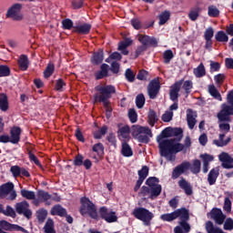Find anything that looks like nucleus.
<instances>
[{"mask_svg": "<svg viewBox=\"0 0 233 233\" xmlns=\"http://www.w3.org/2000/svg\"><path fill=\"white\" fill-rule=\"evenodd\" d=\"M225 79H227V76L225 74H218L214 76V81L218 86H221L223 83H225Z\"/></svg>", "mask_w": 233, "mask_h": 233, "instance_id": "bf43d9fd", "label": "nucleus"}, {"mask_svg": "<svg viewBox=\"0 0 233 233\" xmlns=\"http://www.w3.org/2000/svg\"><path fill=\"white\" fill-rule=\"evenodd\" d=\"M21 127H13L10 130V139L12 145H17L19 141H21Z\"/></svg>", "mask_w": 233, "mask_h": 233, "instance_id": "a878e982", "label": "nucleus"}, {"mask_svg": "<svg viewBox=\"0 0 233 233\" xmlns=\"http://www.w3.org/2000/svg\"><path fill=\"white\" fill-rule=\"evenodd\" d=\"M187 114V123L189 130H194V127L198 123V111H194L192 108H187L186 111Z\"/></svg>", "mask_w": 233, "mask_h": 233, "instance_id": "412c9836", "label": "nucleus"}, {"mask_svg": "<svg viewBox=\"0 0 233 233\" xmlns=\"http://www.w3.org/2000/svg\"><path fill=\"white\" fill-rule=\"evenodd\" d=\"M199 170H201V161L195 160L191 167V172L193 174H199Z\"/></svg>", "mask_w": 233, "mask_h": 233, "instance_id": "e2e57ef3", "label": "nucleus"}, {"mask_svg": "<svg viewBox=\"0 0 233 233\" xmlns=\"http://www.w3.org/2000/svg\"><path fill=\"white\" fill-rule=\"evenodd\" d=\"M45 233H56L54 229V220L48 219L45 225Z\"/></svg>", "mask_w": 233, "mask_h": 233, "instance_id": "4d7b16f0", "label": "nucleus"}, {"mask_svg": "<svg viewBox=\"0 0 233 233\" xmlns=\"http://www.w3.org/2000/svg\"><path fill=\"white\" fill-rule=\"evenodd\" d=\"M137 79H138V81H148V79H150V74L148 71L141 69L137 75Z\"/></svg>", "mask_w": 233, "mask_h": 233, "instance_id": "c03bdc74", "label": "nucleus"}, {"mask_svg": "<svg viewBox=\"0 0 233 233\" xmlns=\"http://www.w3.org/2000/svg\"><path fill=\"white\" fill-rule=\"evenodd\" d=\"M92 30V25L85 23L82 25H75L73 29L74 34H80L81 35H88Z\"/></svg>", "mask_w": 233, "mask_h": 233, "instance_id": "4be33fe9", "label": "nucleus"}, {"mask_svg": "<svg viewBox=\"0 0 233 233\" xmlns=\"http://www.w3.org/2000/svg\"><path fill=\"white\" fill-rule=\"evenodd\" d=\"M208 216H209L211 219H214L217 225H223V223H225V219L227 218V216H225V214H223V211H221V209L219 208H213L208 214Z\"/></svg>", "mask_w": 233, "mask_h": 233, "instance_id": "6ab92c4d", "label": "nucleus"}, {"mask_svg": "<svg viewBox=\"0 0 233 233\" xmlns=\"http://www.w3.org/2000/svg\"><path fill=\"white\" fill-rule=\"evenodd\" d=\"M208 94L214 97V99H217V101H223V97H221V93L216 88V86L209 85L208 86Z\"/></svg>", "mask_w": 233, "mask_h": 233, "instance_id": "473e14b6", "label": "nucleus"}, {"mask_svg": "<svg viewBox=\"0 0 233 233\" xmlns=\"http://www.w3.org/2000/svg\"><path fill=\"white\" fill-rule=\"evenodd\" d=\"M200 158L203 161V172L207 174L208 172V165H210L211 161H214V156L208 154H202L200 155Z\"/></svg>", "mask_w": 233, "mask_h": 233, "instance_id": "c85d7f7f", "label": "nucleus"}, {"mask_svg": "<svg viewBox=\"0 0 233 233\" xmlns=\"http://www.w3.org/2000/svg\"><path fill=\"white\" fill-rule=\"evenodd\" d=\"M218 43H228V35L225 31H218L215 35Z\"/></svg>", "mask_w": 233, "mask_h": 233, "instance_id": "58836bf2", "label": "nucleus"}, {"mask_svg": "<svg viewBox=\"0 0 233 233\" xmlns=\"http://www.w3.org/2000/svg\"><path fill=\"white\" fill-rule=\"evenodd\" d=\"M2 213H4L5 216H8L9 218H15V210H14L10 206H7L5 210L2 209Z\"/></svg>", "mask_w": 233, "mask_h": 233, "instance_id": "69168bd1", "label": "nucleus"}, {"mask_svg": "<svg viewBox=\"0 0 233 233\" xmlns=\"http://www.w3.org/2000/svg\"><path fill=\"white\" fill-rule=\"evenodd\" d=\"M133 216L137 219H139L140 221H143L144 225H150V221H152V218H154V214L148 209L144 208H137L133 210Z\"/></svg>", "mask_w": 233, "mask_h": 233, "instance_id": "1a4fd4ad", "label": "nucleus"}, {"mask_svg": "<svg viewBox=\"0 0 233 233\" xmlns=\"http://www.w3.org/2000/svg\"><path fill=\"white\" fill-rule=\"evenodd\" d=\"M171 127H166L161 133L157 137V143L158 147H172L171 138Z\"/></svg>", "mask_w": 233, "mask_h": 233, "instance_id": "9d476101", "label": "nucleus"}, {"mask_svg": "<svg viewBox=\"0 0 233 233\" xmlns=\"http://www.w3.org/2000/svg\"><path fill=\"white\" fill-rule=\"evenodd\" d=\"M132 136L138 143L147 145L150 142V137H152V130L148 127L133 126Z\"/></svg>", "mask_w": 233, "mask_h": 233, "instance_id": "39448f33", "label": "nucleus"}, {"mask_svg": "<svg viewBox=\"0 0 233 233\" xmlns=\"http://www.w3.org/2000/svg\"><path fill=\"white\" fill-rule=\"evenodd\" d=\"M212 37H214V28L212 26H209L204 32V39L206 41L205 48L207 50L212 48Z\"/></svg>", "mask_w": 233, "mask_h": 233, "instance_id": "393cba45", "label": "nucleus"}, {"mask_svg": "<svg viewBox=\"0 0 233 233\" xmlns=\"http://www.w3.org/2000/svg\"><path fill=\"white\" fill-rule=\"evenodd\" d=\"M105 77H108V65L107 64H102L100 66V70L95 72L96 81L105 79Z\"/></svg>", "mask_w": 233, "mask_h": 233, "instance_id": "bb28decb", "label": "nucleus"}, {"mask_svg": "<svg viewBox=\"0 0 233 233\" xmlns=\"http://www.w3.org/2000/svg\"><path fill=\"white\" fill-rule=\"evenodd\" d=\"M65 86H66V82L63 78H58L55 84V90L56 92H65Z\"/></svg>", "mask_w": 233, "mask_h": 233, "instance_id": "a18cd8bd", "label": "nucleus"}, {"mask_svg": "<svg viewBox=\"0 0 233 233\" xmlns=\"http://www.w3.org/2000/svg\"><path fill=\"white\" fill-rule=\"evenodd\" d=\"M182 88L185 90V94L189 96L190 92H192V88H194V83L192 80H186L184 83L182 82Z\"/></svg>", "mask_w": 233, "mask_h": 233, "instance_id": "49530a36", "label": "nucleus"}, {"mask_svg": "<svg viewBox=\"0 0 233 233\" xmlns=\"http://www.w3.org/2000/svg\"><path fill=\"white\" fill-rule=\"evenodd\" d=\"M99 213L102 219H105L107 223H116L117 221L116 212L108 210L106 208H100Z\"/></svg>", "mask_w": 233, "mask_h": 233, "instance_id": "aec40b11", "label": "nucleus"}, {"mask_svg": "<svg viewBox=\"0 0 233 233\" xmlns=\"http://www.w3.org/2000/svg\"><path fill=\"white\" fill-rule=\"evenodd\" d=\"M218 159L221 161L223 168H233V158L228 153H221Z\"/></svg>", "mask_w": 233, "mask_h": 233, "instance_id": "b1692460", "label": "nucleus"}, {"mask_svg": "<svg viewBox=\"0 0 233 233\" xmlns=\"http://www.w3.org/2000/svg\"><path fill=\"white\" fill-rule=\"evenodd\" d=\"M80 201V214L82 216H89L92 219H97V208H96V204L88 198H82Z\"/></svg>", "mask_w": 233, "mask_h": 233, "instance_id": "423d86ee", "label": "nucleus"}, {"mask_svg": "<svg viewBox=\"0 0 233 233\" xmlns=\"http://www.w3.org/2000/svg\"><path fill=\"white\" fill-rule=\"evenodd\" d=\"M55 70H56V66L52 63H49L44 71L45 79H48V77H51Z\"/></svg>", "mask_w": 233, "mask_h": 233, "instance_id": "79ce46f5", "label": "nucleus"}, {"mask_svg": "<svg viewBox=\"0 0 233 233\" xmlns=\"http://www.w3.org/2000/svg\"><path fill=\"white\" fill-rule=\"evenodd\" d=\"M134 43L132 38L126 37L124 40L120 41L118 43L117 50H125L127 46H131V45Z\"/></svg>", "mask_w": 233, "mask_h": 233, "instance_id": "a19ab883", "label": "nucleus"}, {"mask_svg": "<svg viewBox=\"0 0 233 233\" xmlns=\"http://www.w3.org/2000/svg\"><path fill=\"white\" fill-rule=\"evenodd\" d=\"M52 216H60L61 218L66 216V209L61 207V205H56L51 208Z\"/></svg>", "mask_w": 233, "mask_h": 233, "instance_id": "c9c22d12", "label": "nucleus"}, {"mask_svg": "<svg viewBox=\"0 0 233 233\" xmlns=\"http://www.w3.org/2000/svg\"><path fill=\"white\" fill-rule=\"evenodd\" d=\"M175 214H177V219H180L178 222L179 226H177L174 228L175 233H189L190 232V224H188L187 221L190 219V216L188 214V211L187 208H179L175 210Z\"/></svg>", "mask_w": 233, "mask_h": 233, "instance_id": "7ed1b4c3", "label": "nucleus"}, {"mask_svg": "<svg viewBox=\"0 0 233 233\" xmlns=\"http://www.w3.org/2000/svg\"><path fill=\"white\" fill-rule=\"evenodd\" d=\"M201 12V7L199 5H196L191 8L188 13V17L190 21H198V17H199V13Z\"/></svg>", "mask_w": 233, "mask_h": 233, "instance_id": "4c0bfd02", "label": "nucleus"}, {"mask_svg": "<svg viewBox=\"0 0 233 233\" xmlns=\"http://www.w3.org/2000/svg\"><path fill=\"white\" fill-rule=\"evenodd\" d=\"M122 156L125 157H130L134 156V151H132V148L130 147H122L121 149Z\"/></svg>", "mask_w": 233, "mask_h": 233, "instance_id": "680f3d73", "label": "nucleus"}, {"mask_svg": "<svg viewBox=\"0 0 233 233\" xmlns=\"http://www.w3.org/2000/svg\"><path fill=\"white\" fill-rule=\"evenodd\" d=\"M6 196H8L7 199L11 201H14L17 198V193L14 190V184L12 182L4 184L0 187V198H6Z\"/></svg>", "mask_w": 233, "mask_h": 233, "instance_id": "9b49d317", "label": "nucleus"}, {"mask_svg": "<svg viewBox=\"0 0 233 233\" xmlns=\"http://www.w3.org/2000/svg\"><path fill=\"white\" fill-rule=\"evenodd\" d=\"M118 134V137L119 139L122 140V147H130V145L128 144V141H130V139H132L130 137V127L128 126H124L122 127H120L117 131Z\"/></svg>", "mask_w": 233, "mask_h": 233, "instance_id": "a211bd4d", "label": "nucleus"}, {"mask_svg": "<svg viewBox=\"0 0 233 233\" xmlns=\"http://www.w3.org/2000/svg\"><path fill=\"white\" fill-rule=\"evenodd\" d=\"M193 74L195 77H205L207 76V70L205 69V65L203 63H200L197 68L193 70Z\"/></svg>", "mask_w": 233, "mask_h": 233, "instance_id": "f704fd0d", "label": "nucleus"}, {"mask_svg": "<svg viewBox=\"0 0 233 233\" xmlns=\"http://www.w3.org/2000/svg\"><path fill=\"white\" fill-rule=\"evenodd\" d=\"M158 25L162 26V25H165L168 19H170V11H164L158 15Z\"/></svg>", "mask_w": 233, "mask_h": 233, "instance_id": "37998d69", "label": "nucleus"}, {"mask_svg": "<svg viewBox=\"0 0 233 233\" xmlns=\"http://www.w3.org/2000/svg\"><path fill=\"white\" fill-rule=\"evenodd\" d=\"M147 119H148V123L151 127H154V125H156V123H157L158 118H157V113H156V111H154V109H149L148 113H147Z\"/></svg>", "mask_w": 233, "mask_h": 233, "instance_id": "ea45409f", "label": "nucleus"}, {"mask_svg": "<svg viewBox=\"0 0 233 233\" xmlns=\"http://www.w3.org/2000/svg\"><path fill=\"white\" fill-rule=\"evenodd\" d=\"M138 41L141 43V46H137L135 52V59H137L143 52H147V50H148V46H153L154 48L157 46V39L154 36L140 35L138 36Z\"/></svg>", "mask_w": 233, "mask_h": 233, "instance_id": "20e7f679", "label": "nucleus"}, {"mask_svg": "<svg viewBox=\"0 0 233 233\" xmlns=\"http://www.w3.org/2000/svg\"><path fill=\"white\" fill-rule=\"evenodd\" d=\"M146 185L151 188V199H156L161 194V185H159V180L157 177L147 178Z\"/></svg>", "mask_w": 233, "mask_h": 233, "instance_id": "ddd939ff", "label": "nucleus"}, {"mask_svg": "<svg viewBox=\"0 0 233 233\" xmlns=\"http://www.w3.org/2000/svg\"><path fill=\"white\" fill-rule=\"evenodd\" d=\"M10 76V67L8 66L0 65V77H8Z\"/></svg>", "mask_w": 233, "mask_h": 233, "instance_id": "13d9d810", "label": "nucleus"}, {"mask_svg": "<svg viewBox=\"0 0 233 233\" xmlns=\"http://www.w3.org/2000/svg\"><path fill=\"white\" fill-rule=\"evenodd\" d=\"M184 79L178 80L171 86L169 90V99L173 101V104L169 106V110L174 111L179 108V92L181 91V86H183Z\"/></svg>", "mask_w": 233, "mask_h": 233, "instance_id": "0eeeda50", "label": "nucleus"}, {"mask_svg": "<svg viewBox=\"0 0 233 233\" xmlns=\"http://www.w3.org/2000/svg\"><path fill=\"white\" fill-rule=\"evenodd\" d=\"M224 230H233V219L228 218L224 223Z\"/></svg>", "mask_w": 233, "mask_h": 233, "instance_id": "774afa93", "label": "nucleus"}, {"mask_svg": "<svg viewBox=\"0 0 233 233\" xmlns=\"http://www.w3.org/2000/svg\"><path fill=\"white\" fill-rule=\"evenodd\" d=\"M51 201H61V198L52 197L48 192L40 190L37 192V198L33 200V205L39 207L43 202L46 203V205H52Z\"/></svg>", "mask_w": 233, "mask_h": 233, "instance_id": "6e6552de", "label": "nucleus"}, {"mask_svg": "<svg viewBox=\"0 0 233 233\" xmlns=\"http://www.w3.org/2000/svg\"><path fill=\"white\" fill-rule=\"evenodd\" d=\"M148 176V167L147 166H144L142 167L141 170L138 171V177L140 179H147Z\"/></svg>", "mask_w": 233, "mask_h": 233, "instance_id": "0e129e2a", "label": "nucleus"}, {"mask_svg": "<svg viewBox=\"0 0 233 233\" xmlns=\"http://www.w3.org/2000/svg\"><path fill=\"white\" fill-rule=\"evenodd\" d=\"M219 9L216 5H209L208 7V15L209 17H219Z\"/></svg>", "mask_w": 233, "mask_h": 233, "instance_id": "09e8293b", "label": "nucleus"}, {"mask_svg": "<svg viewBox=\"0 0 233 233\" xmlns=\"http://www.w3.org/2000/svg\"><path fill=\"white\" fill-rule=\"evenodd\" d=\"M190 168V163L184 162L180 164L179 166L176 167L172 173V179H177L181 174H184V172H187Z\"/></svg>", "mask_w": 233, "mask_h": 233, "instance_id": "5701e85b", "label": "nucleus"}, {"mask_svg": "<svg viewBox=\"0 0 233 233\" xmlns=\"http://www.w3.org/2000/svg\"><path fill=\"white\" fill-rule=\"evenodd\" d=\"M120 68L121 66L119 65V63H117V61H113L111 63L110 71L112 72V74H119Z\"/></svg>", "mask_w": 233, "mask_h": 233, "instance_id": "338daca9", "label": "nucleus"}, {"mask_svg": "<svg viewBox=\"0 0 233 233\" xmlns=\"http://www.w3.org/2000/svg\"><path fill=\"white\" fill-rule=\"evenodd\" d=\"M178 187H180V188H182V190L185 191L187 196H192V186L190 185V183L186 181L184 178H181L178 181Z\"/></svg>", "mask_w": 233, "mask_h": 233, "instance_id": "7c9ffc66", "label": "nucleus"}, {"mask_svg": "<svg viewBox=\"0 0 233 233\" xmlns=\"http://www.w3.org/2000/svg\"><path fill=\"white\" fill-rule=\"evenodd\" d=\"M163 59L165 65H168L172 59H174V52L172 50L167 49L163 53Z\"/></svg>", "mask_w": 233, "mask_h": 233, "instance_id": "8fccbe9b", "label": "nucleus"}, {"mask_svg": "<svg viewBox=\"0 0 233 233\" xmlns=\"http://www.w3.org/2000/svg\"><path fill=\"white\" fill-rule=\"evenodd\" d=\"M145 95L139 94L136 97V105L137 108H143L145 106Z\"/></svg>", "mask_w": 233, "mask_h": 233, "instance_id": "6e6d98bb", "label": "nucleus"}, {"mask_svg": "<svg viewBox=\"0 0 233 233\" xmlns=\"http://www.w3.org/2000/svg\"><path fill=\"white\" fill-rule=\"evenodd\" d=\"M125 77L128 83H134L136 81V74L130 68L126 69Z\"/></svg>", "mask_w": 233, "mask_h": 233, "instance_id": "864d4df0", "label": "nucleus"}, {"mask_svg": "<svg viewBox=\"0 0 233 233\" xmlns=\"http://www.w3.org/2000/svg\"><path fill=\"white\" fill-rule=\"evenodd\" d=\"M128 117L131 123H137V112H136V109L130 108L128 110Z\"/></svg>", "mask_w": 233, "mask_h": 233, "instance_id": "052dcab7", "label": "nucleus"}, {"mask_svg": "<svg viewBox=\"0 0 233 233\" xmlns=\"http://www.w3.org/2000/svg\"><path fill=\"white\" fill-rule=\"evenodd\" d=\"M108 132V127L103 126L101 129H96L93 131V137L95 139H101V137L106 136V133Z\"/></svg>", "mask_w": 233, "mask_h": 233, "instance_id": "e433bc0d", "label": "nucleus"}, {"mask_svg": "<svg viewBox=\"0 0 233 233\" xmlns=\"http://www.w3.org/2000/svg\"><path fill=\"white\" fill-rule=\"evenodd\" d=\"M28 56L26 55H21L18 59V66L20 70L25 72V70H28Z\"/></svg>", "mask_w": 233, "mask_h": 233, "instance_id": "2f4dec72", "label": "nucleus"}, {"mask_svg": "<svg viewBox=\"0 0 233 233\" xmlns=\"http://www.w3.org/2000/svg\"><path fill=\"white\" fill-rule=\"evenodd\" d=\"M8 108V96H6V94L2 93L0 94V110L2 112H7Z\"/></svg>", "mask_w": 233, "mask_h": 233, "instance_id": "72a5a7b5", "label": "nucleus"}, {"mask_svg": "<svg viewBox=\"0 0 233 233\" xmlns=\"http://www.w3.org/2000/svg\"><path fill=\"white\" fill-rule=\"evenodd\" d=\"M224 139H225V134H220L219 139L214 140V145H216L217 147H225L228 145V143L230 142V138H227L226 140Z\"/></svg>", "mask_w": 233, "mask_h": 233, "instance_id": "de8ad7c7", "label": "nucleus"}, {"mask_svg": "<svg viewBox=\"0 0 233 233\" xmlns=\"http://www.w3.org/2000/svg\"><path fill=\"white\" fill-rule=\"evenodd\" d=\"M95 90L97 92L94 96L95 103H102L104 108H106V112L112 113V103L110 99H112V95L116 94V86L112 85L96 86Z\"/></svg>", "mask_w": 233, "mask_h": 233, "instance_id": "f03ea898", "label": "nucleus"}, {"mask_svg": "<svg viewBox=\"0 0 233 233\" xmlns=\"http://www.w3.org/2000/svg\"><path fill=\"white\" fill-rule=\"evenodd\" d=\"M21 196H23L25 199H29L32 201H35V192L26 190V189H22L21 190Z\"/></svg>", "mask_w": 233, "mask_h": 233, "instance_id": "3c124183", "label": "nucleus"}, {"mask_svg": "<svg viewBox=\"0 0 233 233\" xmlns=\"http://www.w3.org/2000/svg\"><path fill=\"white\" fill-rule=\"evenodd\" d=\"M21 10H23V4H14L6 12V17L13 19L14 21H22L23 15H21Z\"/></svg>", "mask_w": 233, "mask_h": 233, "instance_id": "f8f14e48", "label": "nucleus"}, {"mask_svg": "<svg viewBox=\"0 0 233 233\" xmlns=\"http://www.w3.org/2000/svg\"><path fill=\"white\" fill-rule=\"evenodd\" d=\"M183 150L182 147H160V156L166 157L168 161H172L174 155Z\"/></svg>", "mask_w": 233, "mask_h": 233, "instance_id": "4468645a", "label": "nucleus"}, {"mask_svg": "<svg viewBox=\"0 0 233 233\" xmlns=\"http://www.w3.org/2000/svg\"><path fill=\"white\" fill-rule=\"evenodd\" d=\"M218 176H219V167H215L211 169L208 175V182L209 183V185H215Z\"/></svg>", "mask_w": 233, "mask_h": 233, "instance_id": "c756f323", "label": "nucleus"}, {"mask_svg": "<svg viewBox=\"0 0 233 233\" xmlns=\"http://www.w3.org/2000/svg\"><path fill=\"white\" fill-rule=\"evenodd\" d=\"M159 90H161V84L158 79H153L149 82L147 86V94L149 99H156L157 97V94H159Z\"/></svg>", "mask_w": 233, "mask_h": 233, "instance_id": "dca6fc26", "label": "nucleus"}, {"mask_svg": "<svg viewBox=\"0 0 233 233\" xmlns=\"http://www.w3.org/2000/svg\"><path fill=\"white\" fill-rule=\"evenodd\" d=\"M230 116H233V90L228 93L227 103L220 106V111L217 114L221 132H230Z\"/></svg>", "mask_w": 233, "mask_h": 233, "instance_id": "f257e3e1", "label": "nucleus"}, {"mask_svg": "<svg viewBox=\"0 0 233 233\" xmlns=\"http://www.w3.org/2000/svg\"><path fill=\"white\" fill-rule=\"evenodd\" d=\"M17 214H23L25 218L30 219L32 218V210H30V204L26 201L18 202L15 206Z\"/></svg>", "mask_w": 233, "mask_h": 233, "instance_id": "f3484780", "label": "nucleus"}, {"mask_svg": "<svg viewBox=\"0 0 233 233\" xmlns=\"http://www.w3.org/2000/svg\"><path fill=\"white\" fill-rule=\"evenodd\" d=\"M171 147H183L181 140L183 139V128L171 127Z\"/></svg>", "mask_w": 233, "mask_h": 233, "instance_id": "2eb2a0df", "label": "nucleus"}, {"mask_svg": "<svg viewBox=\"0 0 233 233\" xmlns=\"http://www.w3.org/2000/svg\"><path fill=\"white\" fill-rule=\"evenodd\" d=\"M160 219L162 221H174V219H177V213L174 211L172 213L163 214L160 216Z\"/></svg>", "mask_w": 233, "mask_h": 233, "instance_id": "603ef678", "label": "nucleus"}, {"mask_svg": "<svg viewBox=\"0 0 233 233\" xmlns=\"http://www.w3.org/2000/svg\"><path fill=\"white\" fill-rule=\"evenodd\" d=\"M74 22L70 18H66L62 20V28L63 30H72L74 28Z\"/></svg>", "mask_w": 233, "mask_h": 233, "instance_id": "5fc2aeb1", "label": "nucleus"}, {"mask_svg": "<svg viewBox=\"0 0 233 233\" xmlns=\"http://www.w3.org/2000/svg\"><path fill=\"white\" fill-rule=\"evenodd\" d=\"M105 59V52L103 49H99L98 51L93 53V56L91 57V63L95 66H99L101 63H103V60Z\"/></svg>", "mask_w": 233, "mask_h": 233, "instance_id": "cd10ccee", "label": "nucleus"}]
</instances>
